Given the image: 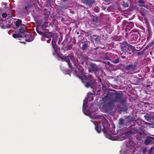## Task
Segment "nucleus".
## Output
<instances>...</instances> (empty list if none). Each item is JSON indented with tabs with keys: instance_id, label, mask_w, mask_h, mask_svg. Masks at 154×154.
I'll list each match as a JSON object with an SVG mask.
<instances>
[{
	"instance_id": "nucleus-1",
	"label": "nucleus",
	"mask_w": 154,
	"mask_h": 154,
	"mask_svg": "<svg viewBox=\"0 0 154 154\" xmlns=\"http://www.w3.org/2000/svg\"><path fill=\"white\" fill-rule=\"evenodd\" d=\"M70 59L72 62H73V60H74V57L72 56L69 55L67 56L64 58V60L68 63V64L69 66L70 67Z\"/></svg>"
},
{
	"instance_id": "nucleus-2",
	"label": "nucleus",
	"mask_w": 154,
	"mask_h": 154,
	"mask_svg": "<svg viewBox=\"0 0 154 154\" xmlns=\"http://www.w3.org/2000/svg\"><path fill=\"white\" fill-rule=\"evenodd\" d=\"M129 44H128L127 42H123L121 45V49L125 53L127 52V50Z\"/></svg>"
},
{
	"instance_id": "nucleus-3",
	"label": "nucleus",
	"mask_w": 154,
	"mask_h": 154,
	"mask_svg": "<svg viewBox=\"0 0 154 154\" xmlns=\"http://www.w3.org/2000/svg\"><path fill=\"white\" fill-rule=\"evenodd\" d=\"M110 126V125L107 122L103 124V127L104 129V132L105 133L108 134L109 133V128Z\"/></svg>"
},
{
	"instance_id": "nucleus-4",
	"label": "nucleus",
	"mask_w": 154,
	"mask_h": 154,
	"mask_svg": "<svg viewBox=\"0 0 154 154\" xmlns=\"http://www.w3.org/2000/svg\"><path fill=\"white\" fill-rule=\"evenodd\" d=\"M127 50H129L130 51H131L132 52H134L136 49L135 47L131 45H129Z\"/></svg>"
},
{
	"instance_id": "nucleus-5",
	"label": "nucleus",
	"mask_w": 154,
	"mask_h": 154,
	"mask_svg": "<svg viewBox=\"0 0 154 154\" xmlns=\"http://www.w3.org/2000/svg\"><path fill=\"white\" fill-rule=\"evenodd\" d=\"M95 129L98 133H100L101 132V127L98 125H95Z\"/></svg>"
},
{
	"instance_id": "nucleus-6",
	"label": "nucleus",
	"mask_w": 154,
	"mask_h": 154,
	"mask_svg": "<svg viewBox=\"0 0 154 154\" xmlns=\"http://www.w3.org/2000/svg\"><path fill=\"white\" fill-rule=\"evenodd\" d=\"M13 36L14 38H20L21 37V35L20 34H15L14 33L13 35Z\"/></svg>"
},
{
	"instance_id": "nucleus-7",
	"label": "nucleus",
	"mask_w": 154,
	"mask_h": 154,
	"mask_svg": "<svg viewBox=\"0 0 154 154\" xmlns=\"http://www.w3.org/2000/svg\"><path fill=\"white\" fill-rule=\"evenodd\" d=\"M21 23V21L18 20L16 22L15 25L16 26L18 27Z\"/></svg>"
},
{
	"instance_id": "nucleus-8",
	"label": "nucleus",
	"mask_w": 154,
	"mask_h": 154,
	"mask_svg": "<svg viewBox=\"0 0 154 154\" xmlns=\"http://www.w3.org/2000/svg\"><path fill=\"white\" fill-rule=\"evenodd\" d=\"M29 36L30 37V38H29V39H27V37H26V39L27 41L28 42H29L32 41L33 39V37L32 35H30Z\"/></svg>"
},
{
	"instance_id": "nucleus-9",
	"label": "nucleus",
	"mask_w": 154,
	"mask_h": 154,
	"mask_svg": "<svg viewBox=\"0 0 154 154\" xmlns=\"http://www.w3.org/2000/svg\"><path fill=\"white\" fill-rule=\"evenodd\" d=\"M88 47V44L86 43L84 44L82 46V49L84 50H85Z\"/></svg>"
},
{
	"instance_id": "nucleus-10",
	"label": "nucleus",
	"mask_w": 154,
	"mask_h": 154,
	"mask_svg": "<svg viewBox=\"0 0 154 154\" xmlns=\"http://www.w3.org/2000/svg\"><path fill=\"white\" fill-rule=\"evenodd\" d=\"M122 5L125 7H128V4L127 3H125L124 2H123Z\"/></svg>"
},
{
	"instance_id": "nucleus-11",
	"label": "nucleus",
	"mask_w": 154,
	"mask_h": 154,
	"mask_svg": "<svg viewBox=\"0 0 154 154\" xmlns=\"http://www.w3.org/2000/svg\"><path fill=\"white\" fill-rule=\"evenodd\" d=\"M56 42L54 41H52V44L53 47L54 48H55L56 47V45H55Z\"/></svg>"
},
{
	"instance_id": "nucleus-12",
	"label": "nucleus",
	"mask_w": 154,
	"mask_h": 154,
	"mask_svg": "<svg viewBox=\"0 0 154 154\" xmlns=\"http://www.w3.org/2000/svg\"><path fill=\"white\" fill-rule=\"evenodd\" d=\"M87 102H86V101L84 100V103L83 104V109L84 107H85L86 106V105H87Z\"/></svg>"
},
{
	"instance_id": "nucleus-13",
	"label": "nucleus",
	"mask_w": 154,
	"mask_h": 154,
	"mask_svg": "<svg viewBox=\"0 0 154 154\" xmlns=\"http://www.w3.org/2000/svg\"><path fill=\"white\" fill-rule=\"evenodd\" d=\"M25 32L24 30L23 29H21L20 30V32L21 34L24 33Z\"/></svg>"
},
{
	"instance_id": "nucleus-14",
	"label": "nucleus",
	"mask_w": 154,
	"mask_h": 154,
	"mask_svg": "<svg viewBox=\"0 0 154 154\" xmlns=\"http://www.w3.org/2000/svg\"><path fill=\"white\" fill-rule=\"evenodd\" d=\"M7 14L6 13H3L2 14V16L4 18H5L7 17Z\"/></svg>"
},
{
	"instance_id": "nucleus-15",
	"label": "nucleus",
	"mask_w": 154,
	"mask_h": 154,
	"mask_svg": "<svg viewBox=\"0 0 154 154\" xmlns=\"http://www.w3.org/2000/svg\"><path fill=\"white\" fill-rule=\"evenodd\" d=\"M114 62L116 63H119V60L118 59H116L115 60Z\"/></svg>"
},
{
	"instance_id": "nucleus-16",
	"label": "nucleus",
	"mask_w": 154,
	"mask_h": 154,
	"mask_svg": "<svg viewBox=\"0 0 154 154\" xmlns=\"http://www.w3.org/2000/svg\"><path fill=\"white\" fill-rule=\"evenodd\" d=\"M90 97H91V100H89V101H90L91 100H93V98L92 95H91Z\"/></svg>"
},
{
	"instance_id": "nucleus-17",
	"label": "nucleus",
	"mask_w": 154,
	"mask_h": 154,
	"mask_svg": "<svg viewBox=\"0 0 154 154\" xmlns=\"http://www.w3.org/2000/svg\"><path fill=\"white\" fill-rule=\"evenodd\" d=\"M90 86V85L89 84H87L86 85H85V86L86 87H87V88L88 87Z\"/></svg>"
},
{
	"instance_id": "nucleus-18",
	"label": "nucleus",
	"mask_w": 154,
	"mask_h": 154,
	"mask_svg": "<svg viewBox=\"0 0 154 154\" xmlns=\"http://www.w3.org/2000/svg\"><path fill=\"white\" fill-rule=\"evenodd\" d=\"M139 2L140 3H143V1L142 0H140L139 1Z\"/></svg>"
},
{
	"instance_id": "nucleus-19",
	"label": "nucleus",
	"mask_w": 154,
	"mask_h": 154,
	"mask_svg": "<svg viewBox=\"0 0 154 154\" xmlns=\"http://www.w3.org/2000/svg\"><path fill=\"white\" fill-rule=\"evenodd\" d=\"M79 77L80 79H82V80H83V78L82 76H79Z\"/></svg>"
},
{
	"instance_id": "nucleus-20",
	"label": "nucleus",
	"mask_w": 154,
	"mask_h": 154,
	"mask_svg": "<svg viewBox=\"0 0 154 154\" xmlns=\"http://www.w3.org/2000/svg\"><path fill=\"white\" fill-rule=\"evenodd\" d=\"M124 138H121V139H120V140H124Z\"/></svg>"
},
{
	"instance_id": "nucleus-21",
	"label": "nucleus",
	"mask_w": 154,
	"mask_h": 154,
	"mask_svg": "<svg viewBox=\"0 0 154 154\" xmlns=\"http://www.w3.org/2000/svg\"><path fill=\"white\" fill-rule=\"evenodd\" d=\"M125 56H122V58H125Z\"/></svg>"
},
{
	"instance_id": "nucleus-22",
	"label": "nucleus",
	"mask_w": 154,
	"mask_h": 154,
	"mask_svg": "<svg viewBox=\"0 0 154 154\" xmlns=\"http://www.w3.org/2000/svg\"><path fill=\"white\" fill-rule=\"evenodd\" d=\"M74 13V12L73 11H72L71 12V13Z\"/></svg>"
},
{
	"instance_id": "nucleus-23",
	"label": "nucleus",
	"mask_w": 154,
	"mask_h": 154,
	"mask_svg": "<svg viewBox=\"0 0 154 154\" xmlns=\"http://www.w3.org/2000/svg\"><path fill=\"white\" fill-rule=\"evenodd\" d=\"M128 54H131V52H128Z\"/></svg>"
},
{
	"instance_id": "nucleus-24",
	"label": "nucleus",
	"mask_w": 154,
	"mask_h": 154,
	"mask_svg": "<svg viewBox=\"0 0 154 154\" xmlns=\"http://www.w3.org/2000/svg\"><path fill=\"white\" fill-rule=\"evenodd\" d=\"M109 139H110L111 140H112V139H111V138L110 137H108Z\"/></svg>"
},
{
	"instance_id": "nucleus-25",
	"label": "nucleus",
	"mask_w": 154,
	"mask_h": 154,
	"mask_svg": "<svg viewBox=\"0 0 154 154\" xmlns=\"http://www.w3.org/2000/svg\"><path fill=\"white\" fill-rule=\"evenodd\" d=\"M92 77L91 76H90V78H91Z\"/></svg>"
},
{
	"instance_id": "nucleus-26",
	"label": "nucleus",
	"mask_w": 154,
	"mask_h": 154,
	"mask_svg": "<svg viewBox=\"0 0 154 154\" xmlns=\"http://www.w3.org/2000/svg\"><path fill=\"white\" fill-rule=\"evenodd\" d=\"M151 149L152 150L153 149H152V148H151Z\"/></svg>"
}]
</instances>
